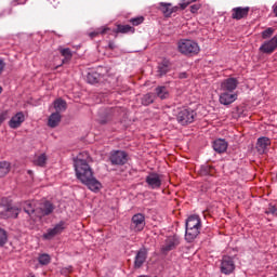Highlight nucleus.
Instances as JSON below:
<instances>
[{
  "label": "nucleus",
  "mask_w": 277,
  "mask_h": 277,
  "mask_svg": "<svg viewBox=\"0 0 277 277\" xmlns=\"http://www.w3.org/2000/svg\"><path fill=\"white\" fill-rule=\"evenodd\" d=\"M10 170H12L10 162L1 161L0 162V179L8 176V174H10Z\"/></svg>",
  "instance_id": "obj_26"
},
{
  "label": "nucleus",
  "mask_w": 277,
  "mask_h": 277,
  "mask_svg": "<svg viewBox=\"0 0 277 277\" xmlns=\"http://www.w3.org/2000/svg\"><path fill=\"white\" fill-rule=\"evenodd\" d=\"M142 105L148 107V105H153L155 103V95L153 93L145 94L141 100Z\"/></svg>",
  "instance_id": "obj_31"
},
{
  "label": "nucleus",
  "mask_w": 277,
  "mask_h": 277,
  "mask_svg": "<svg viewBox=\"0 0 277 277\" xmlns=\"http://www.w3.org/2000/svg\"><path fill=\"white\" fill-rule=\"evenodd\" d=\"M146 226V216L142 213H136L131 219L130 230L133 233H142Z\"/></svg>",
  "instance_id": "obj_7"
},
{
  "label": "nucleus",
  "mask_w": 277,
  "mask_h": 277,
  "mask_svg": "<svg viewBox=\"0 0 277 277\" xmlns=\"http://www.w3.org/2000/svg\"><path fill=\"white\" fill-rule=\"evenodd\" d=\"M25 3V0H15L14 5H23Z\"/></svg>",
  "instance_id": "obj_46"
},
{
  "label": "nucleus",
  "mask_w": 277,
  "mask_h": 277,
  "mask_svg": "<svg viewBox=\"0 0 277 277\" xmlns=\"http://www.w3.org/2000/svg\"><path fill=\"white\" fill-rule=\"evenodd\" d=\"M130 23L134 25V27H137V25H142L144 23V16H137L130 19Z\"/></svg>",
  "instance_id": "obj_38"
},
{
  "label": "nucleus",
  "mask_w": 277,
  "mask_h": 277,
  "mask_svg": "<svg viewBox=\"0 0 277 277\" xmlns=\"http://www.w3.org/2000/svg\"><path fill=\"white\" fill-rule=\"evenodd\" d=\"M171 8H172V3H166V2L160 3V12H162V14L167 18H170L172 16Z\"/></svg>",
  "instance_id": "obj_28"
},
{
  "label": "nucleus",
  "mask_w": 277,
  "mask_h": 277,
  "mask_svg": "<svg viewBox=\"0 0 277 277\" xmlns=\"http://www.w3.org/2000/svg\"><path fill=\"white\" fill-rule=\"evenodd\" d=\"M221 105H230L233 103H235V101H237V94H233L230 92L227 91H223V93H221L220 98H219Z\"/></svg>",
  "instance_id": "obj_19"
},
{
  "label": "nucleus",
  "mask_w": 277,
  "mask_h": 277,
  "mask_svg": "<svg viewBox=\"0 0 277 277\" xmlns=\"http://www.w3.org/2000/svg\"><path fill=\"white\" fill-rule=\"evenodd\" d=\"M107 31H109V27L97 28L96 30L90 32L89 37L91 40H94V38H96L98 36H105V34H107Z\"/></svg>",
  "instance_id": "obj_30"
},
{
  "label": "nucleus",
  "mask_w": 277,
  "mask_h": 277,
  "mask_svg": "<svg viewBox=\"0 0 277 277\" xmlns=\"http://www.w3.org/2000/svg\"><path fill=\"white\" fill-rule=\"evenodd\" d=\"M237 85H239V80L237 78H227L222 81L221 90L222 92H235L237 90Z\"/></svg>",
  "instance_id": "obj_11"
},
{
  "label": "nucleus",
  "mask_w": 277,
  "mask_h": 277,
  "mask_svg": "<svg viewBox=\"0 0 277 277\" xmlns=\"http://www.w3.org/2000/svg\"><path fill=\"white\" fill-rule=\"evenodd\" d=\"M202 228V222L200 221V216L193 214L186 220V232H185V240L187 243H192L196 240L198 235H200V230Z\"/></svg>",
  "instance_id": "obj_2"
},
{
  "label": "nucleus",
  "mask_w": 277,
  "mask_h": 277,
  "mask_svg": "<svg viewBox=\"0 0 277 277\" xmlns=\"http://www.w3.org/2000/svg\"><path fill=\"white\" fill-rule=\"evenodd\" d=\"M176 118L177 122L185 127L194 122V120L196 119V111H194L192 108H184L177 114Z\"/></svg>",
  "instance_id": "obj_6"
},
{
  "label": "nucleus",
  "mask_w": 277,
  "mask_h": 277,
  "mask_svg": "<svg viewBox=\"0 0 277 277\" xmlns=\"http://www.w3.org/2000/svg\"><path fill=\"white\" fill-rule=\"evenodd\" d=\"M213 149L215 153H219V155H222V153H226L228 149V143L224 138H219L213 142Z\"/></svg>",
  "instance_id": "obj_21"
},
{
  "label": "nucleus",
  "mask_w": 277,
  "mask_h": 277,
  "mask_svg": "<svg viewBox=\"0 0 277 277\" xmlns=\"http://www.w3.org/2000/svg\"><path fill=\"white\" fill-rule=\"evenodd\" d=\"M272 141H269L268 137H260L258 138V143H256V150L259 153V155H265V153H267V146H271Z\"/></svg>",
  "instance_id": "obj_18"
},
{
  "label": "nucleus",
  "mask_w": 277,
  "mask_h": 277,
  "mask_svg": "<svg viewBox=\"0 0 277 277\" xmlns=\"http://www.w3.org/2000/svg\"><path fill=\"white\" fill-rule=\"evenodd\" d=\"M28 174H30V175H31V174H34V171H31V170H28Z\"/></svg>",
  "instance_id": "obj_50"
},
{
  "label": "nucleus",
  "mask_w": 277,
  "mask_h": 277,
  "mask_svg": "<svg viewBox=\"0 0 277 277\" xmlns=\"http://www.w3.org/2000/svg\"><path fill=\"white\" fill-rule=\"evenodd\" d=\"M276 31V29L269 27L266 28L265 30L262 31V38L263 40H267L269 38H272L274 36V32Z\"/></svg>",
  "instance_id": "obj_37"
},
{
  "label": "nucleus",
  "mask_w": 277,
  "mask_h": 277,
  "mask_svg": "<svg viewBox=\"0 0 277 277\" xmlns=\"http://www.w3.org/2000/svg\"><path fill=\"white\" fill-rule=\"evenodd\" d=\"M68 105L66 104V101L62 98H57L54 101V109H56V114H60L61 111H66Z\"/></svg>",
  "instance_id": "obj_27"
},
{
  "label": "nucleus",
  "mask_w": 277,
  "mask_h": 277,
  "mask_svg": "<svg viewBox=\"0 0 277 277\" xmlns=\"http://www.w3.org/2000/svg\"><path fill=\"white\" fill-rule=\"evenodd\" d=\"M189 5V2H182L180 3V10H185Z\"/></svg>",
  "instance_id": "obj_44"
},
{
  "label": "nucleus",
  "mask_w": 277,
  "mask_h": 277,
  "mask_svg": "<svg viewBox=\"0 0 277 277\" xmlns=\"http://www.w3.org/2000/svg\"><path fill=\"white\" fill-rule=\"evenodd\" d=\"M248 14H250V8H241L237 6L232 10V18L234 21H241V18H248Z\"/></svg>",
  "instance_id": "obj_15"
},
{
  "label": "nucleus",
  "mask_w": 277,
  "mask_h": 277,
  "mask_svg": "<svg viewBox=\"0 0 277 277\" xmlns=\"http://www.w3.org/2000/svg\"><path fill=\"white\" fill-rule=\"evenodd\" d=\"M276 211H277L276 207H272L269 208L268 213H276Z\"/></svg>",
  "instance_id": "obj_48"
},
{
  "label": "nucleus",
  "mask_w": 277,
  "mask_h": 277,
  "mask_svg": "<svg viewBox=\"0 0 277 277\" xmlns=\"http://www.w3.org/2000/svg\"><path fill=\"white\" fill-rule=\"evenodd\" d=\"M145 183L150 189H161V175L156 172H150L146 179Z\"/></svg>",
  "instance_id": "obj_9"
},
{
  "label": "nucleus",
  "mask_w": 277,
  "mask_h": 277,
  "mask_svg": "<svg viewBox=\"0 0 277 277\" xmlns=\"http://www.w3.org/2000/svg\"><path fill=\"white\" fill-rule=\"evenodd\" d=\"M181 243L179 237L176 236H169L164 245L161 247L160 252L161 254H168V252H172V250H176V247Z\"/></svg>",
  "instance_id": "obj_8"
},
{
  "label": "nucleus",
  "mask_w": 277,
  "mask_h": 277,
  "mask_svg": "<svg viewBox=\"0 0 277 277\" xmlns=\"http://www.w3.org/2000/svg\"><path fill=\"white\" fill-rule=\"evenodd\" d=\"M87 81L91 84L98 83V74L94 71L89 72L87 75Z\"/></svg>",
  "instance_id": "obj_34"
},
{
  "label": "nucleus",
  "mask_w": 277,
  "mask_h": 277,
  "mask_svg": "<svg viewBox=\"0 0 277 277\" xmlns=\"http://www.w3.org/2000/svg\"><path fill=\"white\" fill-rule=\"evenodd\" d=\"M38 261L40 265H49L51 263V255L43 253L39 255Z\"/></svg>",
  "instance_id": "obj_36"
},
{
  "label": "nucleus",
  "mask_w": 277,
  "mask_h": 277,
  "mask_svg": "<svg viewBox=\"0 0 277 277\" xmlns=\"http://www.w3.org/2000/svg\"><path fill=\"white\" fill-rule=\"evenodd\" d=\"M146 259H148V250L146 248H141L134 259V267L135 269H140L144 263H146Z\"/></svg>",
  "instance_id": "obj_14"
},
{
  "label": "nucleus",
  "mask_w": 277,
  "mask_h": 277,
  "mask_svg": "<svg viewBox=\"0 0 277 277\" xmlns=\"http://www.w3.org/2000/svg\"><path fill=\"white\" fill-rule=\"evenodd\" d=\"M23 122H25V115L19 111L11 118V120L9 121V127L11 129H18V127H21Z\"/></svg>",
  "instance_id": "obj_20"
},
{
  "label": "nucleus",
  "mask_w": 277,
  "mask_h": 277,
  "mask_svg": "<svg viewBox=\"0 0 277 277\" xmlns=\"http://www.w3.org/2000/svg\"><path fill=\"white\" fill-rule=\"evenodd\" d=\"M3 70H5V62L0 58V76L3 75Z\"/></svg>",
  "instance_id": "obj_42"
},
{
  "label": "nucleus",
  "mask_w": 277,
  "mask_h": 277,
  "mask_svg": "<svg viewBox=\"0 0 277 277\" xmlns=\"http://www.w3.org/2000/svg\"><path fill=\"white\" fill-rule=\"evenodd\" d=\"M172 70V63L168 58H163L159 64H158V70L157 75L158 77H163L168 75Z\"/></svg>",
  "instance_id": "obj_16"
},
{
  "label": "nucleus",
  "mask_w": 277,
  "mask_h": 277,
  "mask_svg": "<svg viewBox=\"0 0 277 277\" xmlns=\"http://www.w3.org/2000/svg\"><path fill=\"white\" fill-rule=\"evenodd\" d=\"M57 68H60V66H56L54 69L57 70Z\"/></svg>",
  "instance_id": "obj_53"
},
{
  "label": "nucleus",
  "mask_w": 277,
  "mask_h": 277,
  "mask_svg": "<svg viewBox=\"0 0 277 277\" xmlns=\"http://www.w3.org/2000/svg\"><path fill=\"white\" fill-rule=\"evenodd\" d=\"M47 154H41L34 160L35 166H39V168H44L47 166Z\"/></svg>",
  "instance_id": "obj_32"
},
{
  "label": "nucleus",
  "mask_w": 277,
  "mask_h": 277,
  "mask_svg": "<svg viewBox=\"0 0 277 277\" xmlns=\"http://www.w3.org/2000/svg\"><path fill=\"white\" fill-rule=\"evenodd\" d=\"M215 169L212 166L205 164L201 167V174L203 176H213Z\"/></svg>",
  "instance_id": "obj_33"
},
{
  "label": "nucleus",
  "mask_w": 277,
  "mask_h": 277,
  "mask_svg": "<svg viewBox=\"0 0 277 277\" xmlns=\"http://www.w3.org/2000/svg\"><path fill=\"white\" fill-rule=\"evenodd\" d=\"M90 163H92V157H90L88 151L80 153L74 159V167L78 181H80L82 185H87L88 189L97 194V192H101L103 185L96 177H94V171L92 170V167H90Z\"/></svg>",
  "instance_id": "obj_1"
},
{
  "label": "nucleus",
  "mask_w": 277,
  "mask_h": 277,
  "mask_svg": "<svg viewBox=\"0 0 277 277\" xmlns=\"http://www.w3.org/2000/svg\"><path fill=\"white\" fill-rule=\"evenodd\" d=\"M58 52L62 55L63 61L62 64H70V60H72V50L70 48H58Z\"/></svg>",
  "instance_id": "obj_23"
},
{
  "label": "nucleus",
  "mask_w": 277,
  "mask_h": 277,
  "mask_svg": "<svg viewBox=\"0 0 277 277\" xmlns=\"http://www.w3.org/2000/svg\"><path fill=\"white\" fill-rule=\"evenodd\" d=\"M3 92V89L0 87V94Z\"/></svg>",
  "instance_id": "obj_52"
},
{
  "label": "nucleus",
  "mask_w": 277,
  "mask_h": 277,
  "mask_svg": "<svg viewBox=\"0 0 277 277\" xmlns=\"http://www.w3.org/2000/svg\"><path fill=\"white\" fill-rule=\"evenodd\" d=\"M235 258L230 255H223L221 260L220 271L221 274H225V276H230V274H235L236 269Z\"/></svg>",
  "instance_id": "obj_4"
},
{
  "label": "nucleus",
  "mask_w": 277,
  "mask_h": 277,
  "mask_svg": "<svg viewBox=\"0 0 277 277\" xmlns=\"http://www.w3.org/2000/svg\"><path fill=\"white\" fill-rule=\"evenodd\" d=\"M108 159L111 166H126L129 162V154L124 150H111Z\"/></svg>",
  "instance_id": "obj_5"
},
{
  "label": "nucleus",
  "mask_w": 277,
  "mask_h": 277,
  "mask_svg": "<svg viewBox=\"0 0 277 277\" xmlns=\"http://www.w3.org/2000/svg\"><path fill=\"white\" fill-rule=\"evenodd\" d=\"M177 51L185 57H194L200 53V45L192 39H181L177 42Z\"/></svg>",
  "instance_id": "obj_3"
},
{
  "label": "nucleus",
  "mask_w": 277,
  "mask_h": 277,
  "mask_svg": "<svg viewBox=\"0 0 277 277\" xmlns=\"http://www.w3.org/2000/svg\"><path fill=\"white\" fill-rule=\"evenodd\" d=\"M64 228V222L56 224L53 228L48 229V232L43 234V239H53L56 235H62Z\"/></svg>",
  "instance_id": "obj_17"
},
{
  "label": "nucleus",
  "mask_w": 277,
  "mask_h": 277,
  "mask_svg": "<svg viewBox=\"0 0 277 277\" xmlns=\"http://www.w3.org/2000/svg\"><path fill=\"white\" fill-rule=\"evenodd\" d=\"M22 209L30 220H38V209H36L34 202L29 200L22 202Z\"/></svg>",
  "instance_id": "obj_13"
},
{
  "label": "nucleus",
  "mask_w": 277,
  "mask_h": 277,
  "mask_svg": "<svg viewBox=\"0 0 277 277\" xmlns=\"http://www.w3.org/2000/svg\"><path fill=\"white\" fill-rule=\"evenodd\" d=\"M277 49V37H273L269 41H265L261 47V53H265L266 55H272Z\"/></svg>",
  "instance_id": "obj_12"
},
{
  "label": "nucleus",
  "mask_w": 277,
  "mask_h": 277,
  "mask_svg": "<svg viewBox=\"0 0 277 277\" xmlns=\"http://www.w3.org/2000/svg\"><path fill=\"white\" fill-rule=\"evenodd\" d=\"M179 10H181L180 6H171V14L179 12Z\"/></svg>",
  "instance_id": "obj_45"
},
{
  "label": "nucleus",
  "mask_w": 277,
  "mask_h": 277,
  "mask_svg": "<svg viewBox=\"0 0 277 277\" xmlns=\"http://www.w3.org/2000/svg\"><path fill=\"white\" fill-rule=\"evenodd\" d=\"M61 273H62L64 276H68V274H71V273H72V266L63 268V269L61 271Z\"/></svg>",
  "instance_id": "obj_40"
},
{
  "label": "nucleus",
  "mask_w": 277,
  "mask_h": 277,
  "mask_svg": "<svg viewBox=\"0 0 277 277\" xmlns=\"http://www.w3.org/2000/svg\"><path fill=\"white\" fill-rule=\"evenodd\" d=\"M53 211H55V206H53L51 201H44L43 203H41L40 208H37V217L41 220V217L51 215Z\"/></svg>",
  "instance_id": "obj_10"
},
{
  "label": "nucleus",
  "mask_w": 277,
  "mask_h": 277,
  "mask_svg": "<svg viewBox=\"0 0 277 277\" xmlns=\"http://www.w3.org/2000/svg\"><path fill=\"white\" fill-rule=\"evenodd\" d=\"M116 111H118V108L113 109V113H114V114H116Z\"/></svg>",
  "instance_id": "obj_51"
},
{
  "label": "nucleus",
  "mask_w": 277,
  "mask_h": 277,
  "mask_svg": "<svg viewBox=\"0 0 277 277\" xmlns=\"http://www.w3.org/2000/svg\"><path fill=\"white\" fill-rule=\"evenodd\" d=\"M5 120H8V110L0 114V127L5 122Z\"/></svg>",
  "instance_id": "obj_39"
},
{
  "label": "nucleus",
  "mask_w": 277,
  "mask_h": 277,
  "mask_svg": "<svg viewBox=\"0 0 277 277\" xmlns=\"http://www.w3.org/2000/svg\"><path fill=\"white\" fill-rule=\"evenodd\" d=\"M0 217L2 220H8L10 217H18V209L14 207H6L5 210L0 212Z\"/></svg>",
  "instance_id": "obj_22"
},
{
  "label": "nucleus",
  "mask_w": 277,
  "mask_h": 277,
  "mask_svg": "<svg viewBox=\"0 0 277 277\" xmlns=\"http://www.w3.org/2000/svg\"><path fill=\"white\" fill-rule=\"evenodd\" d=\"M109 120V119H108ZM108 120H101L100 124H107Z\"/></svg>",
  "instance_id": "obj_49"
},
{
  "label": "nucleus",
  "mask_w": 277,
  "mask_h": 277,
  "mask_svg": "<svg viewBox=\"0 0 277 277\" xmlns=\"http://www.w3.org/2000/svg\"><path fill=\"white\" fill-rule=\"evenodd\" d=\"M198 10H200V4H193V5H190L192 14H196V12H198Z\"/></svg>",
  "instance_id": "obj_41"
},
{
  "label": "nucleus",
  "mask_w": 277,
  "mask_h": 277,
  "mask_svg": "<svg viewBox=\"0 0 277 277\" xmlns=\"http://www.w3.org/2000/svg\"><path fill=\"white\" fill-rule=\"evenodd\" d=\"M180 79H187V72H181Z\"/></svg>",
  "instance_id": "obj_47"
},
{
  "label": "nucleus",
  "mask_w": 277,
  "mask_h": 277,
  "mask_svg": "<svg viewBox=\"0 0 277 277\" xmlns=\"http://www.w3.org/2000/svg\"><path fill=\"white\" fill-rule=\"evenodd\" d=\"M156 95L158 96V98H161V101H163L170 96V92L168 91V88H166V87H157Z\"/></svg>",
  "instance_id": "obj_29"
},
{
  "label": "nucleus",
  "mask_w": 277,
  "mask_h": 277,
  "mask_svg": "<svg viewBox=\"0 0 277 277\" xmlns=\"http://www.w3.org/2000/svg\"><path fill=\"white\" fill-rule=\"evenodd\" d=\"M8 243V232L0 228V248H3Z\"/></svg>",
  "instance_id": "obj_35"
},
{
  "label": "nucleus",
  "mask_w": 277,
  "mask_h": 277,
  "mask_svg": "<svg viewBox=\"0 0 277 277\" xmlns=\"http://www.w3.org/2000/svg\"><path fill=\"white\" fill-rule=\"evenodd\" d=\"M115 34H135V28L132 27L131 25H122L118 24L117 29L114 30Z\"/></svg>",
  "instance_id": "obj_25"
},
{
  "label": "nucleus",
  "mask_w": 277,
  "mask_h": 277,
  "mask_svg": "<svg viewBox=\"0 0 277 277\" xmlns=\"http://www.w3.org/2000/svg\"><path fill=\"white\" fill-rule=\"evenodd\" d=\"M108 49H109L110 51H114V49H116V43H114V41H109V42H108Z\"/></svg>",
  "instance_id": "obj_43"
},
{
  "label": "nucleus",
  "mask_w": 277,
  "mask_h": 277,
  "mask_svg": "<svg viewBox=\"0 0 277 277\" xmlns=\"http://www.w3.org/2000/svg\"><path fill=\"white\" fill-rule=\"evenodd\" d=\"M60 122H62V115L60 113H53L50 115L48 119V126L51 127V129L58 127Z\"/></svg>",
  "instance_id": "obj_24"
}]
</instances>
